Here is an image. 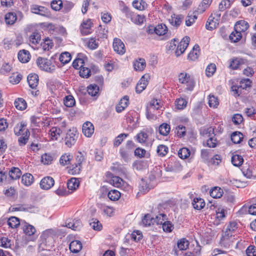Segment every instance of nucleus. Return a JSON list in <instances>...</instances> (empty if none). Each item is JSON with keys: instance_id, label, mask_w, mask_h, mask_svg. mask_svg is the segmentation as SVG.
<instances>
[{"instance_id": "nucleus-1", "label": "nucleus", "mask_w": 256, "mask_h": 256, "mask_svg": "<svg viewBox=\"0 0 256 256\" xmlns=\"http://www.w3.org/2000/svg\"><path fill=\"white\" fill-rule=\"evenodd\" d=\"M238 228V224L236 222H230L227 226L220 240L221 244L226 248H228L233 242L232 236Z\"/></svg>"}, {"instance_id": "nucleus-2", "label": "nucleus", "mask_w": 256, "mask_h": 256, "mask_svg": "<svg viewBox=\"0 0 256 256\" xmlns=\"http://www.w3.org/2000/svg\"><path fill=\"white\" fill-rule=\"evenodd\" d=\"M179 82L186 86V90L192 92L195 86V82L192 76L186 72H181L178 75Z\"/></svg>"}, {"instance_id": "nucleus-3", "label": "nucleus", "mask_w": 256, "mask_h": 256, "mask_svg": "<svg viewBox=\"0 0 256 256\" xmlns=\"http://www.w3.org/2000/svg\"><path fill=\"white\" fill-rule=\"evenodd\" d=\"M36 64L42 70L52 73L56 69L55 66L52 62L51 60L46 58L38 57L36 60Z\"/></svg>"}, {"instance_id": "nucleus-4", "label": "nucleus", "mask_w": 256, "mask_h": 256, "mask_svg": "<svg viewBox=\"0 0 256 256\" xmlns=\"http://www.w3.org/2000/svg\"><path fill=\"white\" fill-rule=\"evenodd\" d=\"M78 136V133L76 128L69 130L64 138L65 144L68 148L72 147L76 142Z\"/></svg>"}, {"instance_id": "nucleus-5", "label": "nucleus", "mask_w": 256, "mask_h": 256, "mask_svg": "<svg viewBox=\"0 0 256 256\" xmlns=\"http://www.w3.org/2000/svg\"><path fill=\"white\" fill-rule=\"evenodd\" d=\"M53 236L54 230L51 229H48L43 232L40 237L41 241L40 244H43L48 247L52 246L53 245L54 242Z\"/></svg>"}, {"instance_id": "nucleus-6", "label": "nucleus", "mask_w": 256, "mask_h": 256, "mask_svg": "<svg viewBox=\"0 0 256 256\" xmlns=\"http://www.w3.org/2000/svg\"><path fill=\"white\" fill-rule=\"evenodd\" d=\"M190 41V38L188 36H184L180 42L177 46L175 51V54L176 56H178L183 54L188 48Z\"/></svg>"}, {"instance_id": "nucleus-7", "label": "nucleus", "mask_w": 256, "mask_h": 256, "mask_svg": "<svg viewBox=\"0 0 256 256\" xmlns=\"http://www.w3.org/2000/svg\"><path fill=\"white\" fill-rule=\"evenodd\" d=\"M30 10L32 13L39 14L42 16L48 17L50 15V12L48 10L42 6L33 5L31 6Z\"/></svg>"}, {"instance_id": "nucleus-8", "label": "nucleus", "mask_w": 256, "mask_h": 256, "mask_svg": "<svg viewBox=\"0 0 256 256\" xmlns=\"http://www.w3.org/2000/svg\"><path fill=\"white\" fill-rule=\"evenodd\" d=\"M150 78L148 74L144 75L138 81L136 87V92L138 94L142 92L148 84V80Z\"/></svg>"}, {"instance_id": "nucleus-9", "label": "nucleus", "mask_w": 256, "mask_h": 256, "mask_svg": "<svg viewBox=\"0 0 256 256\" xmlns=\"http://www.w3.org/2000/svg\"><path fill=\"white\" fill-rule=\"evenodd\" d=\"M114 50L120 55H123L126 52L125 46L123 42L118 38H115L113 42Z\"/></svg>"}, {"instance_id": "nucleus-10", "label": "nucleus", "mask_w": 256, "mask_h": 256, "mask_svg": "<svg viewBox=\"0 0 256 256\" xmlns=\"http://www.w3.org/2000/svg\"><path fill=\"white\" fill-rule=\"evenodd\" d=\"M54 184V179L49 176L44 177L40 182V185L42 189L48 190Z\"/></svg>"}, {"instance_id": "nucleus-11", "label": "nucleus", "mask_w": 256, "mask_h": 256, "mask_svg": "<svg viewBox=\"0 0 256 256\" xmlns=\"http://www.w3.org/2000/svg\"><path fill=\"white\" fill-rule=\"evenodd\" d=\"M241 171L244 176L248 178H256V168L249 166H244Z\"/></svg>"}, {"instance_id": "nucleus-12", "label": "nucleus", "mask_w": 256, "mask_h": 256, "mask_svg": "<svg viewBox=\"0 0 256 256\" xmlns=\"http://www.w3.org/2000/svg\"><path fill=\"white\" fill-rule=\"evenodd\" d=\"M82 131L86 136L90 138L94 132V126L92 122H86L82 125Z\"/></svg>"}, {"instance_id": "nucleus-13", "label": "nucleus", "mask_w": 256, "mask_h": 256, "mask_svg": "<svg viewBox=\"0 0 256 256\" xmlns=\"http://www.w3.org/2000/svg\"><path fill=\"white\" fill-rule=\"evenodd\" d=\"M184 18V16L182 14H174L171 16L170 18L168 19V22L172 26L178 28L182 24Z\"/></svg>"}, {"instance_id": "nucleus-14", "label": "nucleus", "mask_w": 256, "mask_h": 256, "mask_svg": "<svg viewBox=\"0 0 256 256\" xmlns=\"http://www.w3.org/2000/svg\"><path fill=\"white\" fill-rule=\"evenodd\" d=\"M34 206L28 204H16L10 208L12 212L16 211H29L32 210Z\"/></svg>"}, {"instance_id": "nucleus-15", "label": "nucleus", "mask_w": 256, "mask_h": 256, "mask_svg": "<svg viewBox=\"0 0 256 256\" xmlns=\"http://www.w3.org/2000/svg\"><path fill=\"white\" fill-rule=\"evenodd\" d=\"M129 98L128 96H124L116 106V110L120 113L122 112L128 105Z\"/></svg>"}, {"instance_id": "nucleus-16", "label": "nucleus", "mask_w": 256, "mask_h": 256, "mask_svg": "<svg viewBox=\"0 0 256 256\" xmlns=\"http://www.w3.org/2000/svg\"><path fill=\"white\" fill-rule=\"evenodd\" d=\"M21 226L24 232L27 236H34L36 232L35 228L33 226L27 222H24V224L22 222L21 224Z\"/></svg>"}, {"instance_id": "nucleus-17", "label": "nucleus", "mask_w": 256, "mask_h": 256, "mask_svg": "<svg viewBox=\"0 0 256 256\" xmlns=\"http://www.w3.org/2000/svg\"><path fill=\"white\" fill-rule=\"evenodd\" d=\"M92 24L90 20H87L82 22L80 28V32L82 35L86 36L91 32L90 28Z\"/></svg>"}, {"instance_id": "nucleus-18", "label": "nucleus", "mask_w": 256, "mask_h": 256, "mask_svg": "<svg viewBox=\"0 0 256 256\" xmlns=\"http://www.w3.org/2000/svg\"><path fill=\"white\" fill-rule=\"evenodd\" d=\"M248 28V23L245 20H242L236 22L234 26V30L242 33V32H245Z\"/></svg>"}, {"instance_id": "nucleus-19", "label": "nucleus", "mask_w": 256, "mask_h": 256, "mask_svg": "<svg viewBox=\"0 0 256 256\" xmlns=\"http://www.w3.org/2000/svg\"><path fill=\"white\" fill-rule=\"evenodd\" d=\"M28 82L30 88H36L38 83V76L36 74H30L27 78Z\"/></svg>"}, {"instance_id": "nucleus-20", "label": "nucleus", "mask_w": 256, "mask_h": 256, "mask_svg": "<svg viewBox=\"0 0 256 256\" xmlns=\"http://www.w3.org/2000/svg\"><path fill=\"white\" fill-rule=\"evenodd\" d=\"M19 60L22 63L28 62L30 58V54L28 50H22L18 54Z\"/></svg>"}, {"instance_id": "nucleus-21", "label": "nucleus", "mask_w": 256, "mask_h": 256, "mask_svg": "<svg viewBox=\"0 0 256 256\" xmlns=\"http://www.w3.org/2000/svg\"><path fill=\"white\" fill-rule=\"evenodd\" d=\"M66 226L74 230H80L82 228V223L80 220H73L66 223Z\"/></svg>"}, {"instance_id": "nucleus-22", "label": "nucleus", "mask_w": 256, "mask_h": 256, "mask_svg": "<svg viewBox=\"0 0 256 256\" xmlns=\"http://www.w3.org/2000/svg\"><path fill=\"white\" fill-rule=\"evenodd\" d=\"M192 206L193 208L196 210H201L205 206V202L204 199L200 198H195L193 199L192 202Z\"/></svg>"}, {"instance_id": "nucleus-23", "label": "nucleus", "mask_w": 256, "mask_h": 256, "mask_svg": "<svg viewBox=\"0 0 256 256\" xmlns=\"http://www.w3.org/2000/svg\"><path fill=\"white\" fill-rule=\"evenodd\" d=\"M200 55V46L198 44H195L192 50L188 54V59L194 61L197 60Z\"/></svg>"}, {"instance_id": "nucleus-24", "label": "nucleus", "mask_w": 256, "mask_h": 256, "mask_svg": "<svg viewBox=\"0 0 256 256\" xmlns=\"http://www.w3.org/2000/svg\"><path fill=\"white\" fill-rule=\"evenodd\" d=\"M245 62V60L236 58L232 59L230 62V68L232 70H236L240 66Z\"/></svg>"}, {"instance_id": "nucleus-25", "label": "nucleus", "mask_w": 256, "mask_h": 256, "mask_svg": "<svg viewBox=\"0 0 256 256\" xmlns=\"http://www.w3.org/2000/svg\"><path fill=\"white\" fill-rule=\"evenodd\" d=\"M82 244L79 240L72 242L69 246L70 250L73 253H78L82 248Z\"/></svg>"}, {"instance_id": "nucleus-26", "label": "nucleus", "mask_w": 256, "mask_h": 256, "mask_svg": "<svg viewBox=\"0 0 256 256\" xmlns=\"http://www.w3.org/2000/svg\"><path fill=\"white\" fill-rule=\"evenodd\" d=\"M134 68L136 71H142L146 66V62L144 59L140 58L134 62Z\"/></svg>"}, {"instance_id": "nucleus-27", "label": "nucleus", "mask_w": 256, "mask_h": 256, "mask_svg": "<svg viewBox=\"0 0 256 256\" xmlns=\"http://www.w3.org/2000/svg\"><path fill=\"white\" fill-rule=\"evenodd\" d=\"M84 55L82 54L78 55V58L72 62V66L75 69H79L84 66Z\"/></svg>"}, {"instance_id": "nucleus-28", "label": "nucleus", "mask_w": 256, "mask_h": 256, "mask_svg": "<svg viewBox=\"0 0 256 256\" xmlns=\"http://www.w3.org/2000/svg\"><path fill=\"white\" fill-rule=\"evenodd\" d=\"M132 4L134 8L139 10H144L148 7V4L143 0H134Z\"/></svg>"}, {"instance_id": "nucleus-29", "label": "nucleus", "mask_w": 256, "mask_h": 256, "mask_svg": "<svg viewBox=\"0 0 256 256\" xmlns=\"http://www.w3.org/2000/svg\"><path fill=\"white\" fill-rule=\"evenodd\" d=\"M34 176L30 174L26 173L22 176V182L26 186H30L34 182Z\"/></svg>"}, {"instance_id": "nucleus-30", "label": "nucleus", "mask_w": 256, "mask_h": 256, "mask_svg": "<svg viewBox=\"0 0 256 256\" xmlns=\"http://www.w3.org/2000/svg\"><path fill=\"white\" fill-rule=\"evenodd\" d=\"M130 15V16H128L127 18H130L131 20L133 22L137 24H141L144 22V16L140 14H136L132 12V14Z\"/></svg>"}, {"instance_id": "nucleus-31", "label": "nucleus", "mask_w": 256, "mask_h": 256, "mask_svg": "<svg viewBox=\"0 0 256 256\" xmlns=\"http://www.w3.org/2000/svg\"><path fill=\"white\" fill-rule=\"evenodd\" d=\"M218 24V22L213 18V16H210L206 24V28L207 30H212L216 28Z\"/></svg>"}, {"instance_id": "nucleus-32", "label": "nucleus", "mask_w": 256, "mask_h": 256, "mask_svg": "<svg viewBox=\"0 0 256 256\" xmlns=\"http://www.w3.org/2000/svg\"><path fill=\"white\" fill-rule=\"evenodd\" d=\"M6 23L8 25L13 24L17 20V16L16 13L10 12L7 13L4 17Z\"/></svg>"}, {"instance_id": "nucleus-33", "label": "nucleus", "mask_w": 256, "mask_h": 256, "mask_svg": "<svg viewBox=\"0 0 256 256\" xmlns=\"http://www.w3.org/2000/svg\"><path fill=\"white\" fill-rule=\"evenodd\" d=\"M30 42L32 44L36 45L41 40V35L37 31H34L29 37Z\"/></svg>"}, {"instance_id": "nucleus-34", "label": "nucleus", "mask_w": 256, "mask_h": 256, "mask_svg": "<svg viewBox=\"0 0 256 256\" xmlns=\"http://www.w3.org/2000/svg\"><path fill=\"white\" fill-rule=\"evenodd\" d=\"M15 107L18 110H23L27 107V104L26 100L22 98H16L14 102Z\"/></svg>"}, {"instance_id": "nucleus-35", "label": "nucleus", "mask_w": 256, "mask_h": 256, "mask_svg": "<svg viewBox=\"0 0 256 256\" xmlns=\"http://www.w3.org/2000/svg\"><path fill=\"white\" fill-rule=\"evenodd\" d=\"M210 193L212 197L214 198H218L222 196L224 192L220 188L216 186L211 190Z\"/></svg>"}, {"instance_id": "nucleus-36", "label": "nucleus", "mask_w": 256, "mask_h": 256, "mask_svg": "<svg viewBox=\"0 0 256 256\" xmlns=\"http://www.w3.org/2000/svg\"><path fill=\"white\" fill-rule=\"evenodd\" d=\"M72 158V156L70 154H62L60 159V164L62 166L68 165L70 164Z\"/></svg>"}, {"instance_id": "nucleus-37", "label": "nucleus", "mask_w": 256, "mask_h": 256, "mask_svg": "<svg viewBox=\"0 0 256 256\" xmlns=\"http://www.w3.org/2000/svg\"><path fill=\"white\" fill-rule=\"evenodd\" d=\"M132 167L137 170H140L147 167V162L144 160H136L132 164Z\"/></svg>"}, {"instance_id": "nucleus-38", "label": "nucleus", "mask_w": 256, "mask_h": 256, "mask_svg": "<svg viewBox=\"0 0 256 256\" xmlns=\"http://www.w3.org/2000/svg\"><path fill=\"white\" fill-rule=\"evenodd\" d=\"M170 126L166 123L162 124L158 128L160 134L164 136H168L170 133Z\"/></svg>"}, {"instance_id": "nucleus-39", "label": "nucleus", "mask_w": 256, "mask_h": 256, "mask_svg": "<svg viewBox=\"0 0 256 256\" xmlns=\"http://www.w3.org/2000/svg\"><path fill=\"white\" fill-rule=\"evenodd\" d=\"M72 59L70 54L67 52H62L59 56V60L63 64H65L70 62Z\"/></svg>"}, {"instance_id": "nucleus-40", "label": "nucleus", "mask_w": 256, "mask_h": 256, "mask_svg": "<svg viewBox=\"0 0 256 256\" xmlns=\"http://www.w3.org/2000/svg\"><path fill=\"white\" fill-rule=\"evenodd\" d=\"M168 168L172 172H178L182 170V166L179 161L177 160H173L170 164L168 165Z\"/></svg>"}, {"instance_id": "nucleus-41", "label": "nucleus", "mask_w": 256, "mask_h": 256, "mask_svg": "<svg viewBox=\"0 0 256 256\" xmlns=\"http://www.w3.org/2000/svg\"><path fill=\"white\" fill-rule=\"evenodd\" d=\"M120 196V192L116 190H110L108 194V198L112 201L118 200Z\"/></svg>"}, {"instance_id": "nucleus-42", "label": "nucleus", "mask_w": 256, "mask_h": 256, "mask_svg": "<svg viewBox=\"0 0 256 256\" xmlns=\"http://www.w3.org/2000/svg\"><path fill=\"white\" fill-rule=\"evenodd\" d=\"M62 130L57 127H52L49 131V134L50 135L52 140H57L60 137Z\"/></svg>"}, {"instance_id": "nucleus-43", "label": "nucleus", "mask_w": 256, "mask_h": 256, "mask_svg": "<svg viewBox=\"0 0 256 256\" xmlns=\"http://www.w3.org/2000/svg\"><path fill=\"white\" fill-rule=\"evenodd\" d=\"M44 26L50 33L57 32L58 30H61L64 32H66L63 27H58L52 23L44 24Z\"/></svg>"}, {"instance_id": "nucleus-44", "label": "nucleus", "mask_w": 256, "mask_h": 256, "mask_svg": "<svg viewBox=\"0 0 256 256\" xmlns=\"http://www.w3.org/2000/svg\"><path fill=\"white\" fill-rule=\"evenodd\" d=\"M234 0H222L218 6L219 11L223 12L230 7Z\"/></svg>"}, {"instance_id": "nucleus-45", "label": "nucleus", "mask_w": 256, "mask_h": 256, "mask_svg": "<svg viewBox=\"0 0 256 256\" xmlns=\"http://www.w3.org/2000/svg\"><path fill=\"white\" fill-rule=\"evenodd\" d=\"M242 38V33L240 32L238 30L232 32L229 36V38L232 42H238Z\"/></svg>"}, {"instance_id": "nucleus-46", "label": "nucleus", "mask_w": 256, "mask_h": 256, "mask_svg": "<svg viewBox=\"0 0 256 256\" xmlns=\"http://www.w3.org/2000/svg\"><path fill=\"white\" fill-rule=\"evenodd\" d=\"M26 124L23 122L18 124L14 128V133L16 136H20L24 130Z\"/></svg>"}, {"instance_id": "nucleus-47", "label": "nucleus", "mask_w": 256, "mask_h": 256, "mask_svg": "<svg viewBox=\"0 0 256 256\" xmlns=\"http://www.w3.org/2000/svg\"><path fill=\"white\" fill-rule=\"evenodd\" d=\"M243 138V135L240 132H236L231 135V140L234 144H240Z\"/></svg>"}, {"instance_id": "nucleus-48", "label": "nucleus", "mask_w": 256, "mask_h": 256, "mask_svg": "<svg viewBox=\"0 0 256 256\" xmlns=\"http://www.w3.org/2000/svg\"><path fill=\"white\" fill-rule=\"evenodd\" d=\"M21 174V171L18 168H12L9 172L10 176L13 180L19 178Z\"/></svg>"}, {"instance_id": "nucleus-49", "label": "nucleus", "mask_w": 256, "mask_h": 256, "mask_svg": "<svg viewBox=\"0 0 256 256\" xmlns=\"http://www.w3.org/2000/svg\"><path fill=\"white\" fill-rule=\"evenodd\" d=\"M244 162L243 158L238 154H234L232 158V163L234 166H240Z\"/></svg>"}, {"instance_id": "nucleus-50", "label": "nucleus", "mask_w": 256, "mask_h": 256, "mask_svg": "<svg viewBox=\"0 0 256 256\" xmlns=\"http://www.w3.org/2000/svg\"><path fill=\"white\" fill-rule=\"evenodd\" d=\"M88 92L92 96H98L99 87L96 84H90L88 86Z\"/></svg>"}, {"instance_id": "nucleus-51", "label": "nucleus", "mask_w": 256, "mask_h": 256, "mask_svg": "<svg viewBox=\"0 0 256 256\" xmlns=\"http://www.w3.org/2000/svg\"><path fill=\"white\" fill-rule=\"evenodd\" d=\"M156 28V34L158 36H164L168 32V28L165 24H158Z\"/></svg>"}, {"instance_id": "nucleus-52", "label": "nucleus", "mask_w": 256, "mask_h": 256, "mask_svg": "<svg viewBox=\"0 0 256 256\" xmlns=\"http://www.w3.org/2000/svg\"><path fill=\"white\" fill-rule=\"evenodd\" d=\"M168 148L165 145L160 144L157 147L156 152L158 156H164L168 152Z\"/></svg>"}, {"instance_id": "nucleus-53", "label": "nucleus", "mask_w": 256, "mask_h": 256, "mask_svg": "<svg viewBox=\"0 0 256 256\" xmlns=\"http://www.w3.org/2000/svg\"><path fill=\"white\" fill-rule=\"evenodd\" d=\"M79 182L76 178H72L67 182L68 188L70 190H74L79 186Z\"/></svg>"}, {"instance_id": "nucleus-54", "label": "nucleus", "mask_w": 256, "mask_h": 256, "mask_svg": "<svg viewBox=\"0 0 256 256\" xmlns=\"http://www.w3.org/2000/svg\"><path fill=\"white\" fill-rule=\"evenodd\" d=\"M50 6L55 11H59L63 7V2L62 0H53L51 2Z\"/></svg>"}, {"instance_id": "nucleus-55", "label": "nucleus", "mask_w": 256, "mask_h": 256, "mask_svg": "<svg viewBox=\"0 0 256 256\" xmlns=\"http://www.w3.org/2000/svg\"><path fill=\"white\" fill-rule=\"evenodd\" d=\"M162 106V104L160 100L157 99H152L150 102L149 110H158Z\"/></svg>"}, {"instance_id": "nucleus-56", "label": "nucleus", "mask_w": 256, "mask_h": 256, "mask_svg": "<svg viewBox=\"0 0 256 256\" xmlns=\"http://www.w3.org/2000/svg\"><path fill=\"white\" fill-rule=\"evenodd\" d=\"M82 168V166L74 163L70 166L68 172L70 174L74 175L79 174L81 171Z\"/></svg>"}, {"instance_id": "nucleus-57", "label": "nucleus", "mask_w": 256, "mask_h": 256, "mask_svg": "<svg viewBox=\"0 0 256 256\" xmlns=\"http://www.w3.org/2000/svg\"><path fill=\"white\" fill-rule=\"evenodd\" d=\"M75 100L72 95L66 96L64 99V104L66 107H72L75 104Z\"/></svg>"}, {"instance_id": "nucleus-58", "label": "nucleus", "mask_w": 256, "mask_h": 256, "mask_svg": "<svg viewBox=\"0 0 256 256\" xmlns=\"http://www.w3.org/2000/svg\"><path fill=\"white\" fill-rule=\"evenodd\" d=\"M8 225L12 228H16L20 225L19 218L15 216H12L8 220Z\"/></svg>"}, {"instance_id": "nucleus-59", "label": "nucleus", "mask_w": 256, "mask_h": 256, "mask_svg": "<svg viewBox=\"0 0 256 256\" xmlns=\"http://www.w3.org/2000/svg\"><path fill=\"white\" fill-rule=\"evenodd\" d=\"M29 136L30 132L28 130H26L25 132L23 134L22 136L20 137L18 139L19 145L20 146L25 145L28 142Z\"/></svg>"}, {"instance_id": "nucleus-60", "label": "nucleus", "mask_w": 256, "mask_h": 256, "mask_svg": "<svg viewBox=\"0 0 256 256\" xmlns=\"http://www.w3.org/2000/svg\"><path fill=\"white\" fill-rule=\"evenodd\" d=\"M190 154V150L186 148H182L178 152V156L182 159H186L188 158Z\"/></svg>"}, {"instance_id": "nucleus-61", "label": "nucleus", "mask_w": 256, "mask_h": 256, "mask_svg": "<svg viewBox=\"0 0 256 256\" xmlns=\"http://www.w3.org/2000/svg\"><path fill=\"white\" fill-rule=\"evenodd\" d=\"M119 6L121 11L125 14L126 16H130L132 11L122 1L119 2Z\"/></svg>"}, {"instance_id": "nucleus-62", "label": "nucleus", "mask_w": 256, "mask_h": 256, "mask_svg": "<svg viewBox=\"0 0 256 256\" xmlns=\"http://www.w3.org/2000/svg\"><path fill=\"white\" fill-rule=\"evenodd\" d=\"M175 133L178 138L184 137L186 134V128L180 124L176 128Z\"/></svg>"}, {"instance_id": "nucleus-63", "label": "nucleus", "mask_w": 256, "mask_h": 256, "mask_svg": "<svg viewBox=\"0 0 256 256\" xmlns=\"http://www.w3.org/2000/svg\"><path fill=\"white\" fill-rule=\"evenodd\" d=\"M136 140L141 144L145 143L148 138V135L146 132L142 131L136 136Z\"/></svg>"}, {"instance_id": "nucleus-64", "label": "nucleus", "mask_w": 256, "mask_h": 256, "mask_svg": "<svg viewBox=\"0 0 256 256\" xmlns=\"http://www.w3.org/2000/svg\"><path fill=\"white\" fill-rule=\"evenodd\" d=\"M22 78V76L20 74H12L11 76L9 77V82L13 84H17L20 82Z\"/></svg>"}]
</instances>
